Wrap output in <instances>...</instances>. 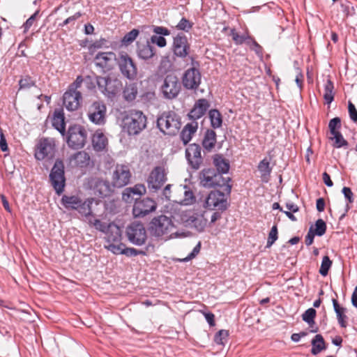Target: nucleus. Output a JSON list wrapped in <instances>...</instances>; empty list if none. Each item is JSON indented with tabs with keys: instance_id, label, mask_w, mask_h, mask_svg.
Returning a JSON list of instances; mask_svg holds the SVG:
<instances>
[{
	"instance_id": "nucleus-1",
	"label": "nucleus",
	"mask_w": 357,
	"mask_h": 357,
	"mask_svg": "<svg viewBox=\"0 0 357 357\" xmlns=\"http://www.w3.org/2000/svg\"><path fill=\"white\" fill-rule=\"evenodd\" d=\"M167 212L169 213L170 216L161 215L153 218L149 223V230L152 236L156 237H178V230L174 225V221L178 215L176 209L172 212L169 211V206H166Z\"/></svg>"
},
{
	"instance_id": "nucleus-2",
	"label": "nucleus",
	"mask_w": 357,
	"mask_h": 357,
	"mask_svg": "<svg viewBox=\"0 0 357 357\" xmlns=\"http://www.w3.org/2000/svg\"><path fill=\"white\" fill-rule=\"evenodd\" d=\"M147 119L139 110H128L122 120V128L128 135H137L146 127Z\"/></svg>"
},
{
	"instance_id": "nucleus-3",
	"label": "nucleus",
	"mask_w": 357,
	"mask_h": 357,
	"mask_svg": "<svg viewBox=\"0 0 357 357\" xmlns=\"http://www.w3.org/2000/svg\"><path fill=\"white\" fill-rule=\"evenodd\" d=\"M199 183L202 186L207 188L215 187H226V191L229 193L231 185L229 184L231 178H225L214 168H204L199 174Z\"/></svg>"
},
{
	"instance_id": "nucleus-4",
	"label": "nucleus",
	"mask_w": 357,
	"mask_h": 357,
	"mask_svg": "<svg viewBox=\"0 0 357 357\" xmlns=\"http://www.w3.org/2000/svg\"><path fill=\"white\" fill-rule=\"evenodd\" d=\"M65 167L63 161L56 160L49 175V179L56 193L59 195L64 191L66 185Z\"/></svg>"
},
{
	"instance_id": "nucleus-5",
	"label": "nucleus",
	"mask_w": 357,
	"mask_h": 357,
	"mask_svg": "<svg viewBox=\"0 0 357 357\" xmlns=\"http://www.w3.org/2000/svg\"><path fill=\"white\" fill-rule=\"evenodd\" d=\"M98 90L107 98L112 99L121 89V82L118 79L109 77H96Z\"/></svg>"
},
{
	"instance_id": "nucleus-6",
	"label": "nucleus",
	"mask_w": 357,
	"mask_h": 357,
	"mask_svg": "<svg viewBox=\"0 0 357 357\" xmlns=\"http://www.w3.org/2000/svg\"><path fill=\"white\" fill-rule=\"evenodd\" d=\"M87 139V132L81 125L74 124L68 128L67 144L73 149H79L84 146Z\"/></svg>"
},
{
	"instance_id": "nucleus-7",
	"label": "nucleus",
	"mask_w": 357,
	"mask_h": 357,
	"mask_svg": "<svg viewBox=\"0 0 357 357\" xmlns=\"http://www.w3.org/2000/svg\"><path fill=\"white\" fill-rule=\"evenodd\" d=\"M56 145L54 139L41 138L36 145L34 156L37 160H50L54 158Z\"/></svg>"
},
{
	"instance_id": "nucleus-8",
	"label": "nucleus",
	"mask_w": 357,
	"mask_h": 357,
	"mask_svg": "<svg viewBox=\"0 0 357 357\" xmlns=\"http://www.w3.org/2000/svg\"><path fill=\"white\" fill-rule=\"evenodd\" d=\"M128 241L137 246L144 245L147 239L146 231L144 225L139 222L130 224L126 230Z\"/></svg>"
},
{
	"instance_id": "nucleus-9",
	"label": "nucleus",
	"mask_w": 357,
	"mask_h": 357,
	"mask_svg": "<svg viewBox=\"0 0 357 357\" xmlns=\"http://www.w3.org/2000/svg\"><path fill=\"white\" fill-rule=\"evenodd\" d=\"M208 220L203 214H197L193 211H183L180 213V223L185 227L195 228L197 231L202 232L204 230Z\"/></svg>"
},
{
	"instance_id": "nucleus-10",
	"label": "nucleus",
	"mask_w": 357,
	"mask_h": 357,
	"mask_svg": "<svg viewBox=\"0 0 357 357\" xmlns=\"http://www.w3.org/2000/svg\"><path fill=\"white\" fill-rule=\"evenodd\" d=\"M117 63L122 75L130 80H134L137 75V67L134 60L126 52H121L117 59Z\"/></svg>"
},
{
	"instance_id": "nucleus-11",
	"label": "nucleus",
	"mask_w": 357,
	"mask_h": 357,
	"mask_svg": "<svg viewBox=\"0 0 357 357\" xmlns=\"http://www.w3.org/2000/svg\"><path fill=\"white\" fill-rule=\"evenodd\" d=\"M107 107L101 101H94L89 105L86 114L89 121L98 126H102L106 122Z\"/></svg>"
},
{
	"instance_id": "nucleus-12",
	"label": "nucleus",
	"mask_w": 357,
	"mask_h": 357,
	"mask_svg": "<svg viewBox=\"0 0 357 357\" xmlns=\"http://www.w3.org/2000/svg\"><path fill=\"white\" fill-rule=\"evenodd\" d=\"M157 126L165 135H176L178 132V119L171 113L163 114L158 118Z\"/></svg>"
},
{
	"instance_id": "nucleus-13",
	"label": "nucleus",
	"mask_w": 357,
	"mask_h": 357,
	"mask_svg": "<svg viewBox=\"0 0 357 357\" xmlns=\"http://www.w3.org/2000/svg\"><path fill=\"white\" fill-rule=\"evenodd\" d=\"M132 174L130 168L126 165H116L112 175V185L121 188L127 185L131 179Z\"/></svg>"
},
{
	"instance_id": "nucleus-14",
	"label": "nucleus",
	"mask_w": 357,
	"mask_h": 357,
	"mask_svg": "<svg viewBox=\"0 0 357 357\" xmlns=\"http://www.w3.org/2000/svg\"><path fill=\"white\" fill-rule=\"evenodd\" d=\"M204 207L209 210H226L227 201L225 193L219 190L211 191L205 199Z\"/></svg>"
},
{
	"instance_id": "nucleus-15",
	"label": "nucleus",
	"mask_w": 357,
	"mask_h": 357,
	"mask_svg": "<svg viewBox=\"0 0 357 357\" xmlns=\"http://www.w3.org/2000/svg\"><path fill=\"white\" fill-rule=\"evenodd\" d=\"M167 181L166 173L163 167H155L147 178L148 188L151 192H156Z\"/></svg>"
},
{
	"instance_id": "nucleus-16",
	"label": "nucleus",
	"mask_w": 357,
	"mask_h": 357,
	"mask_svg": "<svg viewBox=\"0 0 357 357\" xmlns=\"http://www.w3.org/2000/svg\"><path fill=\"white\" fill-rule=\"evenodd\" d=\"M201 147L197 144H191L185 149V158L191 169L197 170L203 163Z\"/></svg>"
},
{
	"instance_id": "nucleus-17",
	"label": "nucleus",
	"mask_w": 357,
	"mask_h": 357,
	"mask_svg": "<svg viewBox=\"0 0 357 357\" xmlns=\"http://www.w3.org/2000/svg\"><path fill=\"white\" fill-rule=\"evenodd\" d=\"M156 209V203L150 198L137 199L132 208V214L135 218H143Z\"/></svg>"
},
{
	"instance_id": "nucleus-18",
	"label": "nucleus",
	"mask_w": 357,
	"mask_h": 357,
	"mask_svg": "<svg viewBox=\"0 0 357 357\" xmlns=\"http://www.w3.org/2000/svg\"><path fill=\"white\" fill-rule=\"evenodd\" d=\"M201 73L198 68L192 67L187 70L182 77V83L187 89H197L201 83Z\"/></svg>"
},
{
	"instance_id": "nucleus-19",
	"label": "nucleus",
	"mask_w": 357,
	"mask_h": 357,
	"mask_svg": "<svg viewBox=\"0 0 357 357\" xmlns=\"http://www.w3.org/2000/svg\"><path fill=\"white\" fill-rule=\"evenodd\" d=\"M82 101V96L79 91L68 89L63 96V103L68 111L77 110Z\"/></svg>"
},
{
	"instance_id": "nucleus-20",
	"label": "nucleus",
	"mask_w": 357,
	"mask_h": 357,
	"mask_svg": "<svg viewBox=\"0 0 357 357\" xmlns=\"http://www.w3.org/2000/svg\"><path fill=\"white\" fill-rule=\"evenodd\" d=\"M146 188L144 184H136L133 187L126 188L122 192V199L126 203L136 202L138 197L144 195Z\"/></svg>"
},
{
	"instance_id": "nucleus-21",
	"label": "nucleus",
	"mask_w": 357,
	"mask_h": 357,
	"mask_svg": "<svg viewBox=\"0 0 357 357\" xmlns=\"http://www.w3.org/2000/svg\"><path fill=\"white\" fill-rule=\"evenodd\" d=\"M162 91L164 96L172 99L178 94V79L176 76L167 75L162 86Z\"/></svg>"
},
{
	"instance_id": "nucleus-22",
	"label": "nucleus",
	"mask_w": 357,
	"mask_h": 357,
	"mask_svg": "<svg viewBox=\"0 0 357 357\" xmlns=\"http://www.w3.org/2000/svg\"><path fill=\"white\" fill-rule=\"evenodd\" d=\"M210 104L206 99H199L195 102L192 109L188 114V118L192 120V121H197V119L205 114Z\"/></svg>"
},
{
	"instance_id": "nucleus-23",
	"label": "nucleus",
	"mask_w": 357,
	"mask_h": 357,
	"mask_svg": "<svg viewBox=\"0 0 357 357\" xmlns=\"http://www.w3.org/2000/svg\"><path fill=\"white\" fill-rule=\"evenodd\" d=\"M115 60L117 59L112 52H98L95 56L96 65L106 70L111 68Z\"/></svg>"
},
{
	"instance_id": "nucleus-24",
	"label": "nucleus",
	"mask_w": 357,
	"mask_h": 357,
	"mask_svg": "<svg viewBox=\"0 0 357 357\" xmlns=\"http://www.w3.org/2000/svg\"><path fill=\"white\" fill-rule=\"evenodd\" d=\"M114 187L107 181L98 179L93 185V193L100 198L109 197L113 192Z\"/></svg>"
},
{
	"instance_id": "nucleus-25",
	"label": "nucleus",
	"mask_w": 357,
	"mask_h": 357,
	"mask_svg": "<svg viewBox=\"0 0 357 357\" xmlns=\"http://www.w3.org/2000/svg\"><path fill=\"white\" fill-rule=\"evenodd\" d=\"M229 36H231L232 40L236 45L243 43L250 45V40H252V36L245 26L243 32L238 31L236 29H231Z\"/></svg>"
},
{
	"instance_id": "nucleus-26",
	"label": "nucleus",
	"mask_w": 357,
	"mask_h": 357,
	"mask_svg": "<svg viewBox=\"0 0 357 357\" xmlns=\"http://www.w3.org/2000/svg\"><path fill=\"white\" fill-rule=\"evenodd\" d=\"M198 129L197 121L188 123L180 132V139L186 145L192 138Z\"/></svg>"
},
{
	"instance_id": "nucleus-27",
	"label": "nucleus",
	"mask_w": 357,
	"mask_h": 357,
	"mask_svg": "<svg viewBox=\"0 0 357 357\" xmlns=\"http://www.w3.org/2000/svg\"><path fill=\"white\" fill-rule=\"evenodd\" d=\"M216 132L212 129H207L204 133L202 145L204 151L211 152L215 146L217 142Z\"/></svg>"
},
{
	"instance_id": "nucleus-28",
	"label": "nucleus",
	"mask_w": 357,
	"mask_h": 357,
	"mask_svg": "<svg viewBox=\"0 0 357 357\" xmlns=\"http://www.w3.org/2000/svg\"><path fill=\"white\" fill-rule=\"evenodd\" d=\"M105 241L107 243H119L121 239V231L120 227L114 222L109 223V229L105 232Z\"/></svg>"
},
{
	"instance_id": "nucleus-29",
	"label": "nucleus",
	"mask_w": 357,
	"mask_h": 357,
	"mask_svg": "<svg viewBox=\"0 0 357 357\" xmlns=\"http://www.w3.org/2000/svg\"><path fill=\"white\" fill-rule=\"evenodd\" d=\"M332 302L339 325L342 328H346L348 325V317L346 315L347 308L341 307L335 298H333Z\"/></svg>"
},
{
	"instance_id": "nucleus-30",
	"label": "nucleus",
	"mask_w": 357,
	"mask_h": 357,
	"mask_svg": "<svg viewBox=\"0 0 357 357\" xmlns=\"http://www.w3.org/2000/svg\"><path fill=\"white\" fill-rule=\"evenodd\" d=\"M65 117L62 111L55 110L52 117V126L62 135L66 132Z\"/></svg>"
},
{
	"instance_id": "nucleus-31",
	"label": "nucleus",
	"mask_w": 357,
	"mask_h": 357,
	"mask_svg": "<svg viewBox=\"0 0 357 357\" xmlns=\"http://www.w3.org/2000/svg\"><path fill=\"white\" fill-rule=\"evenodd\" d=\"M213 162L216 167L215 170L217 171V173H220L222 175L223 174L228 172L230 167L229 161L224 158L222 155H214L213 157Z\"/></svg>"
},
{
	"instance_id": "nucleus-32",
	"label": "nucleus",
	"mask_w": 357,
	"mask_h": 357,
	"mask_svg": "<svg viewBox=\"0 0 357 357\" xmlns=\"http://www.w3.org/2000/svg\"><path fill=\"white\" fill-rule=\"evenodd\" d=\"M107 144V139L104 134L97 130L92 137V145L96 151H103Z\"/></svg>"
},
{
	"instance_id": "nucleus-33",
	"label": "nucleus",
	"mask_w": 357,
	"mask_h": 357,
	"mask_svg": "<svg viewBox=\"0 0 357 357\" xmlns=\"http://www.w3.org/2000/svg\"><path fill=\"white\" fill-rule=\"evenodd\" d=\"M70 160L76 166L84 167L89 165L90 156L85 151H78L70 156Z\"/></svg>"
},
{
	"instance_id": "nucleus-34",
	"label": "nucleus",
	"mask_w": 357,
	"mask_h": 357,
	"mask_svg": "<svg viewBox=\"0 0 357 357\" xmlns=\"http://www.w3.org/2000/svg\"><path fill=\"white\" fill-rule=\"evenodd\" d=\"M155 54V48L149 42L146 44L139 45L137 48V55L140 59L147 60Z\"/></svg>"
},
{
	"instance_id": "nucleus-35",
	"label": "nucleus",
	"mask_w": 357,
	"mask_h": 357,
	"mask_svg": "<svg viewBox=\"0 0 357 357\" xmlns=\"http://www.w3.org/2000/svg\"><path fill=\"white\" fill-rule=\"evenodd\" d=\"M317 311L315 309L310 307L305 311V312L302 314V319L304 321H305L308 325L312 327L310 330L311 333H317L319 331V328L317 326L314 327L313 325L315 324L314 319L316 317Z\"/></svg>"
},
{
	"instance_id": "nucleus-36",
	"label": "nucleus",
	"mask_w": 357,
	"mask_h": 357,
	"mask_svg": "<svg viewBox=\"0 0 357 357\" xmlns=\"http://www.w3.org/2000/svg\"><path fill=\"white\" fill-rule=\"evenodd\" d=\"M93 202V198H89L81 202L76 211L85 218L93 215L91 205Z\"/></svg>"
},
{
	"instance_id": "nucleus-37",
	"label": "nucleus",
	"mask_w": 357,
	"mask_h": 357,
	"mask_svg": "<svg viewBox=\"0 0 357 357\" xmlns=\"http://www.w3.org/2000/svg\"><path fill=\"white\" fill-rule=\"evenodd\" d=\"M82 200L77 196L63 195L61 198L62 205L67 209L76 210Z\"/></svg>"
},
{
	"instance_id": "nucleus-38",
	"label": "nucleus",
	"mask_w": 357,
	"mask_h": 357,
	"mask_svg": "<svg viewBox=\"0 0 357 357\" xmlns=\"http://www.w3.org/2000/svg\"><path fill=\"white\" fill-rule=\"evenodd\" d=\"M324 349H326V344L324 337L320 334L316 335L312 340L311 353L317 355Z\"/></svg>"
},
{
	"instance_id": "nucleus-39",
	"label": "nucleus",
	"mask_w": 357,
	"mask_h": 357,
	"mask_svg": "<svg viewBox=\"0 0 357 357\" xmlns=\"http://www.w3.org/2000/svg\"><path fill=\"white\" fill-rule=\"evenodd\" d=\"M271 158H265L259 162L258 164L257 168L261 174V177L262 180L267 178L270 176L271 173L272 172V167L270 165Z\"/></svg>"
},
{
	"instance_id": "nucleus-40",
	"label": "nucleus",
	"mask_w": 357,
	"mask_h": 357,
	"mask_svg": "<svg viewBox=\"0 0 357 357\" xmlns=\"http://www.w3.org/2000/svg\"><path fill=\"white\" fill-rule=\"evenodd\" d=\"M208 117L211 122V126L213 129L219 128L222 125V116L220 112L216 109H213L208 112Z\"/></svg>"
},
{
	"instance_id": "nucleus-41",
	"label": "nucleus",
	"mask_w": 357,
	"mask_h": 357,
	"mask_svg": "<svg viewBox=\"0 0 357 357\" xmlns=\"http://www.w3.org/2000/svg\"><path fill=\"white\" fill-rule=\"evenodd\" d=\"M333 82L330 79H328L324 85V98L326 101V103L328 105L331 104L334 100L335 93L333 92Z\"/></svg>"
},
{
	"instance_id": "nucleus-42",
	"label": "nucleus",
	"mask_w": 357,
	"mask_h": 357,
	"mask_svg": "<svg viewBox=\"0 0 357 357\" xmlns=\"http://www.w3.org/2000/svg\"><path fill=\"white\" fill-rule=\"evenodd\" d=\"M183 198L180 200V205L188 206L194 204L196 198L192 190L186 185H183Z\"/></svg>"
},
{
	"instance_id": "nucleus-43",
	"label": "nucleus",
	"mask_w": 357,
	"mask_h": 357,
	"mask_svg": "<svg viewBox=\"0 0 357 357\" xmlns=\"http://www.w3.org/2000/svg\"><path fill=\"white\" fill-rule=\"evenodd\" d=\"M123 97L127 101L134 100L137 95V88L135 84H127L123 91Z\"/></svg>"
},
{
	"instance_id": "nucleus-44",
	"label": "nucleus",
	"mask_w": 357,
	"mask_h": 357,
	"mask_svg": "<svg viewBox=\"0 0 357 357\" xmlns=\"http://www.w3.org/2000/svg\"><path fill=\"white\" fill-rule=\"evenodd\" d=\"M333 137H331V140L334 141L333 144L334 148L340 149V148H345L347 149L349 146L348 142L343 137L342 133L340 132H335L334 134H331Z\"/></svg>"
},
{
	"instance_id": "nucleus-45",
	"label": "nucleus",
	"mask_w": 357,
	"mask_h": 357,
	"mask_svg": "<svg viewBox=\"0 0 357 357\" xmlns=\"http://www.w3.org/2000/svg\"><path fill=\"white\" fill-rule=\"evenodd\" d=\"M125 244L119 243H107L105 248L114 255H123Z\"/></svg>"
},
{
	"instance_id": "nucleus-46",
	"label": "nucleus",
	"mask_w": 357,
	"mask_h": 357,
	"mask_svg": "<svg viewBox=\"0 0 357 357\" xmlns=\"http://www.w3.org/2000/svg\"><path fill=\"white\" fill-rule=\"evenodd\" d=\"M326 231V224L322 219H319L315 222L314 228L312 227L314 234L321 236Z\"/></svg>"
},
{
	"instance_id": "nucleus-47",
	"label": "nucleus",
	"mask_w": 357,
	"mask_h": 357,
	"mask_svg": "<svg viewBox=\"0 0 357 357\" xmlns=\"http://www.w3.org/2000/svg\"><path fill=\"white\" fill-rule=\"evenodd\" d=\"M332 261L330 259L329 257L326 255L323 257L321 267L319 268V273L322 276H326L328 273V271L332 266Z\"/></svg>"
},
{
	"instance_id": "nucleus-48",
	"label": "nucleus",
	"mask_w": 357,
	"mask_h": 357,
	"mask_svg": "<svg viewBox=\"0 0 357 357\" xmlns=\"http://www.w3.org/2000/svg\"><path fill=\"white\" fill-rule=\"evenodd\" d=\"M139 31L138 29H134L130 32L127 33L121 40V43L124 45H128L132 43L139 35Z\"/></svg>"
},
{
	"instance_id": "nucleus-49",
	"label": "nucleus",
	"mask_w": 357,
	"mask_h": 357,
	"mask_svg": "<svg viewBox=\"0 0 357 357\" xmlns=\"http://www.w3.org/2000/svg\"><path fill=\"white\" fill-rule=\"evenodd\" d=\"M180 57H185L190 52V44L188 42V38L185 36L180 34Z\"/></svg>"
},
{
	"instance_id": "nucleus-50",
	"label": "nucleus",
	"mask_w": 357,
	"mask_h": 357,
	"mask_svg": "<svg viewBox=\"0 0 357 357\" xmlns=\"http://www.w3.org/2000/svg\"><path fill=\"white\" fill-rule=\"evenodd\" d=\"M20 89H27L36 86V82L29 75H26L19 81Z\"/></svg>"
},
{
	"instance_id": "nucleus-51",
	"label": "nucleus",
	"mask_w": 357,
	"mask_h": 357,
	"mask_svg": "<svg viewBox=\"0 0 357 357\" xmlns=\"http://www.w3.org/2000/svg\"><path fill=\"white\" fill-rule=\"evenodd\" d=\"M342 127L341 119L340 117H335L330 120L328 123V128L331 134L340 132V129Z\"/></svg>"
},
{
	"instance_id": "nucleus-52",
	"label": "nucleus",
	"mask_w": 357,
	"mask_h": 357,
	"mask_svg": "<svg viewBox=\"0 0 357 357\" xmlns=\"http://www.w3.org/2000/svg\"><path fill=\"white\" fill-rule=\"evenodd\" d=\"M229 336V331L227 330H220L214 336V342L217 344L224 345Z\"/></svg>"
},
{
	"instance_id": "nucleus-53",
	"label": "nucleus",
	"mask_w": 357,
	"mask_h": 357,
	"mask_svg": "<svg viewBox=\"0 0 357 357\" xmlns=\"http://www.w3.org/2000/svg\"><path fill=\"white\" fill-rule=\"evenodd\" d=\"M89 224L93 225L97 230L105 234L109 229V224L102 222L100 220H89Z\"/></svg>"
},
{
	"instance_id": "nucleus-54",
	"label": "nucleus",
	"mask_w": 357,
	"mask_h": 357,
	"mask_svg": "<svg viewBox=\"0 0 357 357\" xmlns=\"http://www.w3.org/2000/svg\"><path fill=\"white\" fill-rule=\"evenodd\" d=\"M278 238V227L276 225H273L268 234L266 248H270L276 241Z\"/></svg>"
},
{
	"instance_id": "nucleus-55",
	"label": "nucleus",
	"mask_w": 357,
	"mask_h": 357,
	"mask_svg": "<svg viewBox=\"0 0 357 357\" xmlns=\"http://www.w3.org/2000/svg\"><path fill=\"white\" fill-rule=\"evenodd\" d=\"M172 63L169 56H165L162 58L159 66L161 72L167 73L172 69Z\"/></svg>"
},
{
	"instance_id": "nucleus-56",
	"label": "nucleus",
	"mask_w": 357,
	"mask_h": 357,
	"mask_svg": "<svg viewBox=\"0 0 357 357\" xmlns=\"http://www.w3.org/2000/svg\"><path fill=\"white\" fill-rule=\"evenodd\" d=\"M123 255H126V257H135L137 255H145L146 252L141 250H137L134 248H126L124 247Z\"/></svg>"
},
{
	"instance_id": "nucleus-57",
	"label": "nucleus",
	"mask_w": 357,
	"mask_h": 357,
	"mask_svg": "<svg viewBox=\"0 0 357 357\" xmlns=\"http://www.w3.org/2000/svg\"><path fill=\"white\" fill-rule=\"evenodd\" d=\"M201 249V243L199 242L198 244L193 248L192 251L185 257L180 258V262L183 261L186 262L192 259H194L200 252Z\"/></svg>"
},
{
	"instance_id": "nucleus-58",
	"label": "nucleus",
	"mask_w": 357,
	"mask_h": 357,
	"mask_svg": "<svg viewBox=\"0 0 357 357\" xmlns=\"http://www.w3.org/2000/svg\"><path fill=\"white\" fill-rule=\"evenodd\" d=\"M151 42L160 47H163L166 45V40L164 36L153 35L151 37Z\"/></svg>"
},
{
	"instance_id": "nucleus-59",
	"label": "nucleus",
	"mask_w": 357,
	"mask_h": 357,
	"mask_svg": "<svg viewBox=\"0 0 357 357\" xmlns=\"http://www.w3.org/2000/svg\"><path fill=\"white\" fill-rule=\"evenodd\" d=\"M348 111L351 120L354 123H357V109L351 101L348 102Z\"/></svg>"
},
{
	"instance_id": "nucleus-60",
	"label": "nucleus",
	"mask_w": 357,
	"mask_h": 357,
	"mask_svg": "<svg viewBox=\"0 0 357 357\" xmlns=\"http://www.w3.org/2000/svg\"><path fill=\"white\" fill-rule=\"evenodd\" d=\"M171 187L172 185H167L165 188L162 190L160 195L159 196L160 199L162 201H169L171 197Z\"/></svg>"
},
{
	"instance_id": "nucleus-61",
	"label": "nucleus",
	"mask_w": 357,
	"mask_h": 357,
	"mask_svg": "<svg viewBox=\"0 0 357 357\" xmlns=\"http://www.w3.org/2000/svg\"><path fill=\"white\" fill-rule=\"evenodd\" d=\"M250 48L255 52L257 55H262L263 49L262 47L258 44V43L252 37V40H250Z\"/></svg>"
},
{
	"instance_id": "nucleus-62",
	"label": "nucleus",
	"mask_w": 357,
	"mask_h": 357,
	"mask_svg": "<svg viewBox=\"0 0 357 357\" xmlns=\"http://www.w3.org/2000/svg\"><path fill=\"white\" fill-rule=\"evenodd\" d=\"M342 193L344 195V197L347 199L348 204H352L354 202V194L351 190L348 187H344L342 190Z\"/></svg>"
},
{
	"instance_id": "nucleus-63",
	"label": "nucleus",
	"mask_w": 357,
	"mask_h": 357,
	"mask_svg": "<svg viewBox=\"0 0 357 357\" xmlns=\"http://www.w3.org/2000/svg\"><path fill=\"white\" fill-rule=\"evenodd\" d=\"M82 82H83V77L81 75H78L76 77L75 80L72 84H70L68 89L78 91L77 89H79L81 86Z\"/></svg>"
},
{
	"instance_id": "nucleus-64",
	"label": "nucleus",
	"mask_w": 357,
	"mask_h": 357,
	"mask_svg": "<svg viewBox=\"0 0 357 357\" xmlns=\"http://www.w3.org/2000/svg\"><path fill=\"white\" fill-rule=\"evenodd\" d=\"M202 314L210 326H214L215 325L214 314L211 312H203Z\"/></svg>"
}]
</instances>
